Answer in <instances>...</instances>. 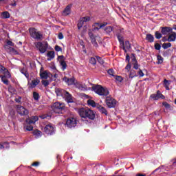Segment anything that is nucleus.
<instances>
[{"label":"nucleus","mask_w":176,"mask_h":176,"mask_svg":"<svg viewBox=\"0 0 176 176\" xmlns=\"http://www.w3.org/2000/svg\"><path fill=\"white\" fill-rule=\"evenodd\" d=\"M78 113L80 118H82L83 119H86L87 118L91 120H94V119H96V114L94 113V111L89 109L81 108L78 109Z\"/></svg>","instance_id":"1"},{"label":"nucleus","mask_w":176,"mask_h":176,"mask_svg":"<svg viewBox=\"0 0 176 176\" xmlns=\"http://www.w3.org/2000/svg\"><path fill=\"white\" fill-rule=\"evenodd\" d=\"M55 93L56 96H60L61 97H64L67 104H72V102H74V99H72V95H71L68 91L60 88H57L55 89Z\"/></svg>","instance_id":"2"},{"label":"nucleus","mask_w":176,"mask_h":176,"mask_svg":"<svg viewBox=\"0 0 176 176\" xmlns=\"http://www.w3.org/2000/svg\"><path fill=\"white\" fill-rule=\"evenodd\" d=\"M92 91H94L98 96H102V97H107L109 94L108 88H104L100 85H95L92 87Z\"/></svg>","instance_id":"3"},{"label":"nucleus","mask_w":176,"mask_h":176,"mask_svg":"<svg viewBox=\"0 0 176 176\" xmlns=\"http://www.w3.org/2000/svg\"><path fill=\"white\" fill-rule=\"evenodd\" d=\"M52 109L54 113L63 114L65 111V104L60 102H56L52 104Z\"/></svg>","instance_id":"4"},{"label":"nucleus","mask_w":176,"mask_h":176,"mask_svg":"<svg viewBox=\"0 0 176 176\" xmlns=\"http://www.w3.org/2000/svg\"><path fill=\"white\" fill-rule=\"evenodd\" d=\"M29 32L30 34V36L33 38V39L41 41V39L43 38V34H42L41 32L38 31V30L35 29V28H30Z\"/></svg>","instance_id":"5"},{"label":"nucleus","mask_w":176,"mask_h":176,"mask_svg":"<svg viewBox=\"0 0 176 176\" xmlns=\"http://www.w3.org/2000/svg\"><path fill=\"white\" fill-rule=\"evenodd\" d=\"M36 47L37 50H38V52L41 53V54H43V53H46L47 47H49V43H47V42H45L44 44H43L42 42H37L36 43Z\"/></svg>","instance_id":"6"},{"label":"nucleus","mask_w":176,"mask_h":176,"mask_svg":"<svg viewBox=\"0 0 176 176\" xmlns=\"http://www.w3.org/2000/svg\"><path fill=\"white\" fill-rule=\"evenodd\" d=\"M105 101L108 108H115L116 107V100L113 99L112 97H106Z\"/></svg>","instance_id":"7"},{"label":"nucleus","mask_w":176,"mask_h":176,"mask_svg":"<svg viewBox=\"0 0 176 176\" xmlns=\"http://www.w3.org/2000/svg\"><path fill=\"white\" fill-rule=\"evenodd\" d=\"M77 123L76 118H69L66 121V126L69 127V129H72L76 126Z\"/></svg>","instance_id":"8"},{"label":"nucleus","mask_w":176,"mask_h":176,"mask_svg":"<svg viewBox=\"0 0 176 176\" xmlns=\"http://www.w3.org/2000/svg\"><path fill=\"white\" fill-rule=\"evenodd\" d=\"M44 131L48 135H53L54 134V126L52 124H47L44 128Z\"/></svg>","instance_id":"9"},{"label":"nucleus","mask_w":176,"mask_h":176,"mask_svg":"<svg viewBox=\"0 0 176 176\" xmlns=\"http://www.w3.org/2000/svg\"><path fill=\"white\" fill-rule=\"evenodd\" d=\"M17 113H19L21 116H25L28 115V111L21 105H18L16 109Z\"/></svg>","instance_id":"10"},{"label":"nucleus","mask_w":176,"mask_h":176,"mask_svg":"<svg viewBox=\"0 0 176 176\" xmlns=\"http://www.w3.org/2000/svg\"><path fill=\"white\" fill-rule=\"evenodd\" d=\"M87 21H90V16H85V17L81 18L78 21V23L77 24V27L78 30H80V28L83 27V24H85V23H87Z\"/></svg>","instance_id":"11"},{"label":"nucleus","mask_w":176,"mask_h":176,"mask_svg":"<svg viewBox=\"0 0 176 176\" xmlns=\"http://www.w3.org/2000/svg\"><path fill=\"white\" fill-rule=\"evenodd\" d=\"M38 120H39V118L37 116H32L26 119V123H28V124H34L35 122H38Z\"/></svg>","instance_id":"12"},{"label":"nucleus","mask_w":176,"mask_h":176,"mask_svg":"<svg viewBox=\"0 0 176 176\" xmlns=\"http://www.w3.org/2000/svg\"><path fill=\"white\" fill-rule=\"evenodd\" d=\"M161 33L162 34V35H168V34H170V32H173V29L170 27H161Z\"/></svg>","instance_id":"13"},{"label":"nucleus","mask_w":176,"mask_h":176,"mask_svg":"<svg viewBox=\"0 0 176 176\" xmlns=\"http://www.w3.org/2000/svg\"><path fill=\"white\" fill-rule=\"evenodd\" d=\"M63 80L68 85V86H72V85H75V78L72 77L68 78L67 77H65Z\"/></svg>","instance_id":"14"},{"label":"nucleus","mask_w":176,"mask_h":176,"mask_svg":"<svg viewBox=\"0 0 176 176\" xmlns=\"http://www.w3.org/2000/svg\"><path fill=\"white\" fill-rule=\"evenodd\" d=\"M176 39V32H172L171 34L168 37V42H175Z\"/></svg>","instance_id":"15"},{"label":"nucleus","mask_w":176,"mask_h":176,"mask_svg":"<svg viewBox=\"0 0 176 176\" xmlns=\"http://www.w3.org/2000/svg\"><path fill=\"white\" fill-rule=\"evenodd\" d=\"M71 5H68L66 6V8L63 10V14L65 16H68L69 14H71Z\"/></svg>","instance_id":"16"},{"label":"nucleus","mask_w":176,"mask_h":176,"mask_svg":"<svg viewBox=\"0 0 176 176\" xmlns=\"http://www.w3.org/2000/svg\"><path fill=\"white\" fill-rule=\"evenodd\" d=\"M47 56L48 57L47 61H52L55 56L54 51H49L48 53H47Z\"/></svg>","instance_id":"17"},{"label":"nucleus","mask_w":176,"mask_h":176,"mask_svg":"<svg viewBox=\"0 0 176 176\" xmlns=\"http://www.w3.org/2000/svg\"><path fill=\"white\" fill-rule=\"evenodd\" d=\"M146 41H148L150 43L155 42V37L151 34H147L146 35Z\"/></svg>","instance_id":"18"},{"label":"nucleus","mask_w":176,"mask_h":176,"mask_svg":"<svg viewBox=\"0 0 176 176\" xmlns=\"http://www.w3.org/2000/svg\"><path fill=\"white\" fill-rule=\"evenodd\" d=\"M40 82L41 81L38 78H36V80H32V83L30 84V87L32 89H34V88L36 87V86H38L39 85Z\"/></svg>","instance_id":"19"},{"label":"nucleus","mask_w":176,"mask_h":176,"mask_svg":"<svg viewBox=\"0 0 176 176\" xmlns=\"http://www.w3.org/2000/svg\"><path fill=\"white\" fill-rule=\"evenodd\" d=\"M8 50H9L10 54H12L14 56L19 54V51L14 49V47H8Z\"/></svg>","instance_id":"20"},{"label":"nucleus","mask_w":176,"mask_h":176,"mask_svg":"<svg viewBox=\"0 0 176 176\" xmlns=\"http://www.w3.org/2000/svg\"><path fill=\"white\" fill-rule=\"evenodd\" d=\"M33 135L35 136L36 138H39L42 135V131L36 129L32 132Z\"/></svg>","instance_id":"21"},{"label":"nucleus","mask_w":176,"mask_h":176,"mask_svg":"<svg viewBox=\"0 0 176 176\" xmlns=\"http://www.w3.org/2000/svg\"><path fill=\"white\" fill-rule=\"evenodd\" d=\"M98 109H99L100 113H104V115H108V111H107V109L104 108L102 106L98 107Z\"/></svg>","instance_id":"22"},{"label":"nucleus","mask_w":176,"mask_h":176,"mask_svg":"<svg viewBox=\"0 0 176 176\" xmlns=\"http://www.w3.org/2000/svg\"><path fill=\"white\" fill-rule=\"evenodd\" d=\"M137 76H138V74H137V72H135V70L131 69L129 72V78H131V79H133V78H137Z\"/></svg>","instance_id":"23"},{"label":"nucleus","mask_w":176,"mask_h":176,"mask_svg":"<svg viewBox=\"0 0 176 176\" xmlns=\"http://www.w3.org/2000/svg\"><path fill=\"white\" fill-rule=\"evenodd\" d=\"M0 78H1V81L3 83H4V85H6L7 86L9 85V80L6 78V76L0 75Z\"/></svg>","instance_id":"24"},{"label":"nucleus","mask_w":176,"mask_h":176,"mask_svg":"<svg viewBox=\"0 0 176 176\" xmlns=\"http://www.w3.org/2000/svg\"><path fill=\"white\" fill-rule=\"evenodd\" d=\"M170 83H171V81L167 80L166 79L164 80V85L166 90H170Z\"/></svg>","instance_id":"25"},{"label":"nucleus","mask_w":176,"mask_h":176,"mask_svg":"<svg viewBox=\"0 0 176 176\" xmlns=\"http://www.w3.org/2000/svg\"><path fill=\"white\" fill-rule=\"evenodd\" d=\"M10 17V14L8 11L3 12L1 13V19H9Z\"/></svg>","instance_id":"26"},{"label":"nucleus","mask_w":176,"mask_h":176,"mask_svg":"<svg viewBox=\"0 0 176 176\" xmlns=\"http://www.w3.org/2000/svg\"><path fill=\"white\" fill-rule=\"evenodd\" d=\"M104 31L107 35H109L113 31V28L112 26H107L104 28Z\"/></svg>","instance_id":"27"},{"label":"nucleus","mask_w":176,"mask_h":176,"mask_svg":"<svg viewBox=\"0 0 176 176\" xmlns=\"http://www.w3.org/2000/svg\"><path fill=\"white\" fill-rule=\"evenodd\" d=\"M40 76L41 79H47L49 78V74H47V72H43L40 74Z\"/></svg>","instance_id":"28"},{"label":"nucleus","mask_w":176,"mask_h":176,"mask_svg":"<svg viewBox=\"0 0 176 176\" xmlns=\"http://www.w3.org/2000/svg\"><path fill=\"white\" fill-rule=\"evenodd\" d=\"M87 104L90 105V107H93V108H96V105H97L94 100L90 99L87 100Z\"/></svg>","instance_id":"29"},{"label":"nucleus","mask_w":176,"mask_h":176,"mask_svg":"<svg viewBox=\"0 0 176 176\" xmlns=\"http://www.w3.org/2000/svg\"><path fill=\"white\" fill-rule=\"evenodd\" d=\"M117 38L120 45H124V41L123 40V36H122V35H120V34H118Z\"/></svg>","instance_id":"30"},{"label":"nucleus","mask_w":176,"mask_h":176,"mask_svg":"<svg viewBox=\"0 0 176 176\" xmlns=\"http://www.w3.org/2000/svg\"><path fill=\"white\" fill-rule=\"evenodd\" d=\"M60 63L63 71H65V69H67V63H65V60H60Z\"/></svg>","instance_id":"31"},{"label":"nucleus","mask_w":176,"mask_h":176,"mask_svg":"<svg viewBox=\"0 0 176 176\" xmlns=\"http://www.w3.org/2000/svg\"><path fill=\"white\" fill-rule=\"evenodd\" d=\"M101 25L100 23H95L94 24V31H98V30H100L101 28H100V26Z\"/></svg>","instance_id":"32"},{"label":"nucleus","mask_w":176,"mask_h":176,"mask_svg":"<svg viewBox=\"0 0 176 176\" xmlns=\"http://www.w3.org/2000/svg\"><path fill=\"white\" fill-rule=\"evenodd\" d=\"M155 36L156 39H160L163 36V35L162 34V33H160L159 31H156L155 32Z\"/></svg>","instance_id":"33"},{"label":"nucleus","mask_w":176,"mask_h":176,"mask_svg":"<svg viewBox=\"0 0 176 176\" xmlns=\"http://www.w3.org/2000/svg\"><path fill=\"white\" fill-rule=\"evenodd\" d=\"M89 63L92 65H96V64H97V59H96L94 57H91L89 60Z\"/></svg>","instance_id":"34"},{"label":"nucleus","mask_w":176,"mask_h":176,"mask_svg":"<svg viewBox=\"0 0 176 176\" xmlns=\"http://www.w3.org/2000/svg\"><path fill=\"white\" fill-rule=\"evenodd\" d=\"M33 98L35 101H38L39 100V94L38 92H33Z\"/></svg>","instance_id":"35"},{"label":"nucleus","mask_w":176,"mask_h":176,"mask_svg":"<svg viewBox=\"0 0 176 176\" xmlns=\"http://www.w3.org/2000/svg\"><path fill=\"white\" fill-rule=\"evenodd\" d=\"M171 46V43H164L162 44L163 49H168Z\"/></svg>","instance_id":"36"},{"label":"nucleus","mask_w":176,"mask_h":176,"mask_svg":"<svg viewBox=\"0 0 176 176\" xmlns=\"http://www.w3.org/2000/svg\"><path fill=\"white\" fill-rule=\"evenodd\" d=\"M96 60L99 63V64H101V65H102V64H104V63L102 58H101L98 56H96Z\"/></svg>","instance_id":"37"},{"label":"nucleus","mask_w":176,"mask_h":176,"mask_svg":"<svg viewBox=\"0 0 176 176\" xmlns=\"http://www.w3.org/2000/svg\"><path fill=\"white\" fill-rule=\"evenodd\" d=\"M156 94L158 98H162V100H164L165 97L163 94H162V92H160V91H157Z\"/></svg>","instance_id":"38"},{"label":"nucleus","mask_w":176,"mask_h":176,"mask_svg":"<svg viewBox=\"0 0 176 176\" xmlns=\"http://www.w3.org/2000/svg\"><path fill=\"white\" fill-rule=\"evenodd\" d=\"M126 49L130 50L131 49V44L130 43V41H125V46Z\"/></svg>","instance_id":"39"},{"label":"nucleus","mask_w":176,"mask_h":176,"mask_svg":"<svg viewBox=\"0 0 176 176\" xmlns=\"http://www.w3.org/2000/svg\"><path fill=\"white\" fill-rule=\"evenodd\" d=\"M157 64H162L163 63V57H162V56L160 55H157Z\"/></svg>","instance_id":"40"},{"label":"nucleus","mask_w":176,"mask_h":176,"mask_svg":"<svg viewBox=\"0 0 176 176\" xmlns=\"http://www.w3.org/2000/svg\"><path fill=\"white\" fill-rule=\"evenodd\" d=\"M41 82H42V85H43L45 87H47V85H50L49 80H43L41 81Z\"/></svg>","instance_id":"41"},{"label":"nucleus","mask_w":176,"mask_h":176,"mask_svg":"<svg viewBox=\"0 0 176 176\" xmlns=\"http://www.w3.org/2000/svg\"><path fill=\"white\" fill-rule=\"evenodd\" d=\"M88 34H89V38H90L91 40V39H96V36L93 34V32L89 31V32H88Z\"/></svg>","instance_id":"42"},{"label":"nucleus","mask_w":176,"mask_h":176,"mask_svg":"<svg viewBox=\"0 0 176 176\" xmlns=\"http://www.w3.org/2000/svg\"><path fill=\"white\" fill-rule=\"evenodd\" d=\"M91 43L95 46V47H97L98 46V43H97V40L96 38H93L91 40Z\"/></svg>","instance_id":"43"},{"label":"nucleus","mask_w":176,"mask_h":176,"mask_svg":"<svg viewBox=\"0 0 176 176\" xmlns=\"http://www.w3.org/2000/svg\"><path fill=\"white\" fill-rule=\"evenodd\" d=\"M154 47H155V50H160V49H162V45H160V44H159V43H155L154 45Z\"/></svg>","instance_id":"44"},{"label":"nucleus","mask_w":176,"mask_h":176,"mask_svg":"<svg viewBox=\"0 0 176 176\" xmlns=\"http://www.w3.org/2000/svg\"><path fill=\"white\" fill-rule=\"evenodd\" d=\"M131 60L133 63H138V61H137V58H135V54H131Z\"/></svg>","instance_id":"45"},{"label":"nucleus","mask_w":176,"mask_h":176,"mask_svg":"<svg viewBox=\"0 0 176 176\" xmlns=\"http://www.w3.org/2000/svg\"><path fill=\"white\" fill-rule=\"evenodd\" d=\"M107 73L109 74V75H111V76H115L113 74H115V71H113V69H109L107 71Z\"/></svg>","instance_id":"46"},{"label":"nucleus","mask_w":176,"mask_h":176,"mask_svg":"<svg viewBox=\"0 0 176 176\" xmlns=\"http://www.w3.org/2000/svg\"><path fill=\"white\" fill-rule=\"evenodd\" d=\"M125 69H126V71H127L128 72H130V71H131V64L130 63H129L126 65V67H125Z\"/></svg>","instance_id":"47"},{"label":"nucleus","mask_w":176,"mask_h":176,"mask_svg":"<svg viewBox=\"0 0 176 176\" xmlns=\"http://www.w3.org/2000/svg\"><path fill=\"white\" fill-rule=\"evenodd\" d=\"M39 164H41V162H33V163L31 164V166H32V167H38V166H39Z\"/></svg>","instance_id":"48"},{"label":"nucleus","mask_w":176,"mask_h":176,"mask_svg":"<svg viewBox=\"0 0 176 176\" xmlns=\"http://www.w3.org/2000/svg\"><path fill=\"white\" fill-rule=\"evenodd\" d=\"M55 50L56 52H63V48L58 45L55 46Z\"/></svg>","instance_id":"49"},{"label":"nucleus","mask_w":176,"mask_h":176,"mask_svg":"<svg viewBox=\"0 0 176 176\" xmlns=\"http://www.w3.org/2000/svg\"><path fill=\"white\" fill-rule=\"evenodd\" d=\"M151 97L153 98V100H159V97L156 94H151Z\"/></svg>","instance_id":"50"},{"label":"nucleus","mask_w":176,"mask_h":176,"mask_svg":"<svg viewBox=\"0 0 176 176\" xmlns=\"http://www.w3.org/2000/svg\"><path fill=\"white\" fill-rule=\"evenodd\" d=\"M134 69H138L140 65H138V62H135L133 63Z\"/></svg>","instance_id":"51"},{"label":"nucleus","mask_w":176,"mask_h":176,"mask_svg":"<svg viewBox=\"0 0 176 176\" xmlns=\"http://www.w3.org/2000/svg\"><path fill=\"white\" fill-rule=\"evenodd\" d=\"M34 129V126H31V125H28L26 126V130L28 131H32V130Z\"/></svg>","instance_id":"52"},{"label":"nucleus","mask_w":176,"mask_h":176,"mask_svg":"<svg viewBox=\"0 0 176 176\" xmlns=\"http://www.w3.org/2000/svg\"><path fill=\"white\" fill-rule=\"evenodd\" d=\"M138 74L139 76H140L141 78H142V76H144L145 75L144 74V72H142V70H141V69H139Z\"/></svg>","instance_id":"53"},{"label":"nucleus","mask_w":176,"mask_h":176,"mask_svg":"<svg viewBox=\"0 0 176 176\" xmlns=\"http://www.w3.org/2000/svg\"><path fill=\"white\" fill-rule=\"evenodd\" d=\"M116 80H118V82H122V80H123V78L120 76H116Z\"/></svg>","instance_id":"54"},{"label":"nucleus","mask_w":176,"mask_h":176,"mask_svg":"<svg viewBox=\"0 0 176 176\" xmlns=\"http://www.w3.org/2000/svg\"><path fill=\"white\" fill-rule=\"evenodd\" d=\"M21 74H23L25 78H30V74H28V72L25 71V72H23L21 71Z\"/></svg>","instance_id":"55"},{"label":"nucleus","mask_w":176,"mask_h":176,"mask_svg":"<svg viewBox=\"0 0 176 176\" xmlns=\"http://www.w3.org/2000/svg\"><path fill=\"white\" fill-rule=\"evenodd\" d=\"M4 71H6V67H3L2 65H0V73L3 72Z\"/></svg>","instance_id":"56"},{"label":"nucleus","mask_w":176,"mask_h":176,"mask_svg":"<svg viewBox=\"0 0 176 176\" xmlns=\"http://www.w3.org/2000/svg\"><path fill=\"white\" fill-rule=\"evenodd\" d=\"M21 96H18L16 98H15V102L20 104V102H21Z\"/></svg>","instance_id":"57"},{"label":"nucleus","mask_w":176,"mask_h":176,"mask_svg":"<svg viewBox=\"0 0 176 176\" xmlns=\"http://www.w3.org/2000/svg\"><path fill=\"white\" fill-rule=\"evenodd\" d=\"M7 45H8V46H14V43H12L10 40H8V41H7Z\"/></svg>","instance_id":"58"},{"label":"nucleus","mask_w":176,"mask_h":176,"mask_svg":"<svg viewBox=\"0 0 176 176\" xmlns=\"http://www.w3.org/2000/svg\"><path fill=\"white\" fill-rule=\"evenodd\" d=\"M58 39L61 40V39H64V35L63 34L62 32H60L58 35Z\"/></svg>","instance_id":"59"},{"label":"nucleus","mask_w":176,"mask_h":176,"mask_svg":"<svg viewBox=\"0 0 176 176\" xmlns=\"http://www.w3.org/2000/svg\"><path fill=\"white\" fill-rule=\"evenodd\" d=\"M125 61H127V63H130V55L129 54H126Z\"/></svg>","instance_id":"60"},{"label":"nucleus","mask_w":176,"mask_h":176,"mask_svg":"<svg viewBox=\"0 0 176 176\" xmlns=\"http://www.w3.org/2000/svg\"><path fill=\"white\" fill-rule=\"evenodd\" d=\"M106 25H108V23L104 22L103 23L100 24L99 28H102V27H105Z\"/></svg>","instance_id":"61"},{"label":"nucleus","mask_w":176,"mask_h":176,"mask_svg":"<svg viewBox=\"0 0 176 176\" xmlns=\"http://www.w3.org/2000/svg\"><path fill=\"white\" fill-rule=\"evenodd\" d=\"M164 107H165V108H170V104L167 103L166 102L163 103Z\"/></svg>","instance_id":"62"},{"label":"nucleus","mask_w":176,"mask_h":176,"mask_svg":"<svg viewBox=\"0 0 176 176\" xmlns=\"http://www.w3.org/2000/svg\"><path fill=\"white\" fill-rule=\"evenodd\" d=\"M39 118L41 119H46V118H47V115L43 114V115L39 116Z\"/></svg>","instance_id":"63"},{"label":"nucleus","mask_w":176,"mask_h":176,"mask_svg":"<svg viewBox=\"0 0 176 176\" xmlns=\"http://www.w3.org/2000/svg\"><path fill=\"white\" fill-rule=\"evenodd\" d=\"M58 60H60V61L63 60L64 56L63 55L58 56Z\"/></svg>","instance_id":"64"}]
</instances>
